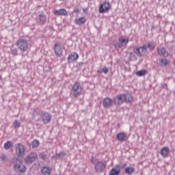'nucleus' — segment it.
I'll list each match as a JSON object with an SVG mask.
<instances>
[{"instance_id": "1", "label": "nucleus", "mask_w": 175, "mask_h": 175, "mask_svg": "<svg viewBox=\"0 0 175 175\" xmlns=\"http://www.w3.org/2000/svg\"><path fill=\"white\" fill-rule=\"evenodd\" d=\"M113 100L116 106H120L124 102H126L127 103H132V102H133V97L132 96V94L129 93L120 94L116 96L113 98Z\"/></svg>"}, {"instance_id": "2", "label": "nucleus", "mask_w": 175, "mask_h": 175, "mask_svg": "<svg viewBox=\"0 0 175 175\" xmlns=\"http://www.w3.org/2000/svg\"><path fill=\"white\" fill-rule=\"evenodd\" d=\"M16 47L19 49L21 53H26L29 49V44H28V40L25 38H19L15 43Z\"/></svg>"}, {"instance_id": "3", "label": "nucleus", "mask_w": 175, "mask_h": 175, "mask_svg": "<svg viewBox=\"0 0 175 175\" xmlns=\"http://www.w3.org/2000/svg\"><path fill=\"white\" fill-rule=\"evenodd\" d=\"M14 170L19 172V173H25L27 172V167L23 164L21 160L16 158L14 161Z\"/></svg>"}, {"instance_id": "4", "label": "nucleus", "mask_w": 175, "mask_h": 175, "mask_svg": "<svg viewBox=\"0 0 175 175\" xmlns=\"http://www.w3.org/2000/svg\"><path fill=\"white\" fill-rule=\"evenodd\" d=\"M134 53L137 57H146L147 55V48L146 46L135 47L134 49Z\"/></svg>"}, {"instance_id": "5", "label": "nucleus", "mask_w": 175, "mask_h": 175, "mask_svg": "<svg viewBox=\"0 0 175 175\" xmlns=\"http://www.w3.org/2000/svg\"><path fill=\"white\" fill-rule=\"evenodd\" d=\"M53 50L56 57H61L64 53V49H62V43L57 42L53 46Z\"/></svg>"}, {"instance_id": "6", "label": "nucleus", "mask_w": 175, "mask_h": 175, "mask_svg": "<svg viewBox=\"0 0 175 175\" xmlns=\"http://www.w3.org/2000/svg\"><path fill=\"white\" fill-rule=\"evenodd\" d=\"M36 159H38V153H36V152H32L24 159V161L25 163L29 165L33 162H35Z\"/></svg>"}, {"instance_id": "7", "label": "nucleus", "mask_w": 175, "mask_h": 175, "mask_svg": "<svg viewBox=\"0 0 175 175\" xmlns=\"http://www.w3.org/2000/svg\"><path fill=\"white\" fill-rule=\"evenodd\" d=\"M16 154L18 158H21V157L24 156V154H25V151H27V149L25 148V146L23 145L22 144H17L16 145Z\"/></svg>"}, {"instance_id": "8", "label": "nucleus", "mask_w": 175, "mask_h": 175, "mask_svg": "<svg viewBox=\"0 0 175 175\" xmlns=\"http://www.w3.org/2000/svg\"><path fill=\"white\" fill-rule=\"evenodd\" d=\"M107 163L104 161H98L94 165V170L97 173H102L106 167Z\"/></svg>"}, {"instance_id": "9", "label": "nucleus", "mask_w": 175, "mask_h": 175, "mask_svg": "<svg viewBox=\"0 0 175 175\" xmlns=\"http://www.w3.org/2000/svg\"><path fill=\"white\" fill-rule=\"evenodd\" d=\"M36 21L38 25H44L47 23L46 14H40L36 18Z\"/></svg>"}, {"instance_id": "10", "label": "nucleus", "mask_w": 175, "mask_h": 175, "mask_svg": "<svg viewBox=\"0 0 175 175\" xmlns=\"http://www.w3.org/2000/svg\"><path fill=\"white\" fill-rule=\"evenodd\" d=\"M40 118L44 124H50L51 121V114L49 113V112H42Z\"/></svg>"}, {"instance_id": "11", "label": "nucleus", "mask_w": 175, "mask_h": 175, "mask_svg": "<svg viewBox=\"0 0 175 175\" xmlns=\"http://www.w3.org/2000/svg\"><path fill=\"white\" fill-rule=\"evenodd\" d=\"M113 103H114L113 99L106 97L103 100V106L105 109H109L113 106Z\"/></svg>"}, {"instance_id": "12", "label": "nucleus", "mask_w": 175, "mask_h": 175, "mask_svg": "<svg viewBox=\"0 0 175 175\" xmlns=\"http://www.w3.org/2000/svg\"><path fill=\"white\" fill-rule=\"evenodd\" d=\"M109 8L110 3H109V2H103L99 7V13H106V12H109Z\"/></svg>"}, {"instance_id": "13", "label": "nucleus", "mask_w": 175, "mask_h": 175, "mask_svg": "<svg viewBox=\"0 0 175 175\" xmlns=\"http://www.w3.org/2000/svg\"><path fill=\"white\" fill-rule=\"evenodd\" d=\"M67 59L68 64H73L75 61H77V59H79V54L76 52H73L68 55Z\"/></svg>"}, {"instance_id": "14", "label": "nucleus", "mask_w": 175, "mask_h": 175, "mask_svg": "<svg viewBox=\"0 0 175 175\" xmlns=\"http://www.w3.org/2000/svg\"><path fill=\"white\" fill-rule=\"evenodd\" d=\"M71 96L74 98H77L81 95V88H72L70 91Z\"/></svg>"}, {"instance_id": "15", "label": "nucleus", "mask_w": 175, "mask_h": 175, "mask_svg": "<svg viewBox=\"0 0 175 175\" xmlns=\"http://www.w3.org/2000/svg\"><path fill=\"white\" fill-rule=\"evenodd\" d=\"M42 113H43V111L40 109V108H36L33 110V113H31V120H35L36 117H39V116H42Z\"/></svg>"}, {"instance_id": "16", "label": "nucleus", "mask_w": 175, "mask_h": 175, "mask_svg": "<svg viewBox=\"0 0 175 175\" xmlns=\"http://www.w3.org/2000/svg\"><path fill=\"white\" fill-rule=\"evenodd\" d=\"M157 53L159 55H161V57H167L169 56V53L164 47L158 48Z\"/></svg>"}, {"instance_id": "17", "label": "nucleus", "mask_w": 175, "mask_h": 175, "mask_svg": "<svg viewBox=\"0 0 175 175\" xmlns=\"http://www.w3.org/2000/svg\"><path fill=\"white\" fill-rule=\"evenodd\" d=\"M55 16H68V12L65 9L55 10L53 11Z\"/></svg>"}, {"instance_id": "18", "label": "nucleus", "mask_w": 175, "mask_h": 175, "mask_svg": "<svg viewBox=\"0 0 175 175\" xmlns=\"http://www.w3.org/2000/svg\"><path fill=\"white\" fill-rule=\"evenodd\" d=\"M116 139L119 142H125L126 140V133L121 132L116 135Z\"/></svg>"}, {"instance_id": "19", "label": "nucleus", "mask_w": 175, "mask_h": 175, "mask_svg": "<svg viewBox=\"0 0 175 175\" xmlns=\"http://www.w3.org/2000/svg\"><path fill=\"white\" fill-rule=\"evenodd\" d=\"M170 64V62L166 59H159V65L161 68H164L167 66V65Z\"/></svg>"}, {"instance_id": "20", "label": "nucleus", "mask_w": 175, "mask_h": 175, "mask_svg": "<svg viewBox=\"0 0 175 175\" xmlns=\"http://www.w3.org/2000/svg\"><path fill=\"white\" fill-rule=\"evenodd\" d=\"M144 46H146V50L148 49V50H150V51H154V50H155V47H157L155 42H149Z\"/></svg>"}, {"instance_id": "21", "label": "nucleus", "mask_w": 175, "mask_h": 175, "mask_svg": "<svg viewBox=\"0 0 175 175\" xmlns=\"http://www.w3.org/2000/svg\"><path fill=\"white\" fill-rule=\"evenodd\" d=\"M86 21L87 19H85L84 17L77 18L75 20V23L77 25H83V24H85Z\"/></svg>"}, {"instance_id": "22", "label": "nucleus", "mask_w": 175, "mask_h": 175, "mask_svg": "<svg viewBox=\"0 0 175 175\" xmlns=\"http://www.w3.org/2000/svg\"><path fill=\"white\" fill-rule=\"evenodd\" d=\"M41 173L44 175H49L51 173V169L49 166H44L41 167Z\"/></svg>"}, {"instance_id": "23", "label": "nucleus", "mask_w": 175, "mask_h": 175, "mask_svg": "<svg viewBox=\"0 0 175 175\" xmlns=\"http://www.w3.org/2000/svg\"><path fill=\"white\" fill-rule=\"evenodd\" d=\"M160 154L163 158H166L167 154H169V148L167 147H163L160 150Z\"/></svg>"}, {"instance_id": "24", "label": "nucleus", "mask_w": 175, "mask_h": 175, "mask_svg": "<svg viewBox=\"0 0 175 175\" xmlns=\"http://www.w3.org/2000/svg\"><path fill=\"white\" fill-rule=\"evenodd\" d=\"M66 157V153L65 152H60L59 153H56L52 157L54 159H58V158H65Z\"/></svg>"}, {"instance_id": "25", "label": "nucleus", "mask_w": 175, "mask_h": 175, "mask_svg": "<svg viewBox=\"0 0 175 175\" xmlns=\"http://www.w3.org/2000/svg\"><path fill=\"white\" fill-rule=\"evenodd\" d=\"M118 40L122 47H124V46H126L129 42V39L122 38V37L119 38Z\"/></svg>"}, {"instance_id": "26", "label": "nucleus", "mask_w": 175, "mask_h": 175, "mask_svg": "<svg viewBox=\"0 0 175 175\" xmlns=\"http://www.w3.org/2000/svg\"><path fill=\"white\" fill-rule=\"evenodd\" d=\"M13 147V144L10 141H8L3 145V148L5 150H10Z\"/></svg>"}, {"instance_id": "27", "label": "nucleus", "mask_w": 175, "mask_h": 175, "mask_svg": "<svg viewBox=\"0 0 175 175\" xmlns=\"http://www.w3.org/2000/svg\"><path fill=\"white\" fill-rule=\"evenodd\" d=\"M124 172L126 174H132L135 172L133 167H127L125 168Z\"/></svg>"}, {"instance_id": "28", "label": "nucleus", "mask_w": 175, "mask_h": 175, "mask_svg": "<svg viewBox=\"0 0 175 175\" xmlns=\"http://www.w3.org/2000/svg\"><path fill=\"white\" fill-rule=\"evenodd\" d=\"M120 170H117V168H112L109 172V175H119Z\"/></svg>"}, {"instance_id": "29", "label": "nucleus", "mask_w": 175, "mask_h": 175, "mask_svg": "<svg viewBox=\"0 0 175 175\" xmlns=\"http://www.w3.org/2000/svg\"><path fill=\"white\" fill-rule=\"evenodd\" d=\"M40 146V143L39 142V140L38 139H34L32 142V148H38Z\"/></svg>"}, {"instance_id": "30", "label": "nucleus", "mask_w": 175, "mask_h": 175, "mask_svg": "<svg viewBox=\"0 0 175 175\" xmlns=\"http://www.w3.org/2000/svg\"><path fill=\"white\" fill-rule=\"evenodd\" d=\"M147 73L146 70H141L135 72V75L138 76V77H142V76H144Z\"/></svg>"}, {"instance_id": "31", "label": "nucleus", "mask_w": 175, "mask_h": 175, "mask_svg": "<svg viewBox=\"0 0 175 175\" xmlns=\"http://www.w3.org/2000/svg\"><path fill=\"white\" fill-rule=\"evenodd\" d=\"M129 61H136V56L135 53L131 52L129 53Z\"/></svg>"}, {"instance_id": "32", "label": "nucleus", "mask_w": 175, "mask_h": 175, "mask_svg": "<svg viewBox=\"0 0 175 175\" xmlns=\"http://www.w3.org/2000/svg\"><path fill=\"white\" fill-rule=\"evenodd\" d=\"M14 129H18L20 126H21V122H20L18 120H15L13 123Z\"/></svg>"}, {"instance_id": "33", "label": "nucleus", "mask_w": 175, "mask_h": 175, "mask_svg": "<svg viewBox=\"0 0 175 175\" xmlns=\"http://www.w3.org/2000/svg\"><path fill=\"white\" fill-rule=\"evenodd\" d=\"M112 45L113 46L115 50L117 51L120 50V49L122 47L120 42H114L113 44H112Z\"/></svg>"}, {"instance_id": "34", "label": "nucleus", "mask_w": 175, "mask_h": 175, "mask_svg": "<svg viewBox=\"0 0 175 175\" xmlns=\"http://www.w3.org/2000/svg\"><path fill=\"white\" fill-rule=\"evenodd\" d=\"M11 53L12 55H14L15 57L16 55H18V50L17 49H13L11 50Z\"/></svg>"}, {"instance_id": "35", "label": "nucleus", "mask_w": 175, "mask_h": 175, "mask_svg": "<svg viewBox=\"0 0 175 175\" xmlns=\"http://www.w3.org/2000/svg\"><path fill=\"white\" fill-rule=\"evenodd\" d=\"M0 159L1 160V162H6V155L0 153Z\"/></svg>"}, {"instance_id": "36", "label": "nucleus", "mask_w": 175, "mask_h": 175, "mask_svg": "<svg viewBox=\"0 0 175 175\" xmlns=\"http://www.w3.org/2000/svg\"><path fill=\"white\" fill-rule=\"evenodd\" d=\"M101 70L103 73H105V75H107V73H109V68H107V67L103 68Z\"/></svg>"}, {"instance_id": "37", "label": "nucleus", "mask_w": 175, "mask_h": 175, "mask_svg": "<svg viewBox=\"0 0 175 175\" xmlns=\"http://www.w3.org/2000/svg\"><path fill=\"white\" fill-rule=\"evenodd\" d=\"M72 88H81V85H80V83L75 82V83L74 84Z\"/></svg>"}, {"instance_id": "38", "label": "nucleus", "mask_w": 175, "mask_h": 175, "mask_svg": "<svg viewBox=\"0 0 175 175\" xmlns=\"http://www.w3.org/2000/svg\"><path fill=\"white\" fill-rule=\"evenodd\" d=\"M96 161H98V159H96V157H95L94 156H92L90 162L94 164V163H96Z\"/></svg>"}, {"instance_id": "39", "label": "nucleus", "mask_w": 175, "mask_h": 175, "mask_svg": "<svg viewBox=\"0 0 175 175\" xmlns=\"http://www.w3.org/2000/svg\"><path fill=\"white\" fill-rule=\"evenodd\" d=\"M83 65H84V62H79V63H78L77 66H78V68H83Z\"/></svg>"}, {"instance_id": "40", "label": "nucleus", "mask_w": 175, "mask_h": 175, "mask_svg": "<svg viewBox=\"0 0 175 175\" xmlns=\"http://www.w3.org/2000/svg\"><path fill=\"white\" fill-rule=\"evenodd\" d=\"M40 158H42V159L46 160V159L47 158V156L44 154H40Z\"/></svg>"}, {"instance_id": "41", "label": "nucleus", "mask_w": 175, "mask_h": 175, "mask_svg": "<svg viewBox=\"0 0 175 175\" xmlns=\"http://www.w3.org/2000/svg\"><path fill=\"white\" fill-rule=\"evenodd\" d=\"M79 12H80V10L79 9V8H74V13H79Z\"/></svg>"}, {"instance_id": "42", "label": "nucleus", "mask_w": 175, "mask_h": 175, "mask_svg": "<svg viewBox=\"0 0 175 175\" xmlns=\"http://www.w3.org/2000/svg\"><path fill=\"white\" fill-rule=\"evenodd\" d=\"M36 125V126H40V124H39V123H37Z\"/></svg>"}, {"instance_id": "43", "label": "nucleus", "mask_w": 175, "mask_h": 175, "mask_svg": "<svg viewBox=\"0 0 175 175\" xmlns=\"http://www.w3.org/2000/svg\"><path fill=\"white\" fill-rule=\"evenodd\" d=\"M97 73H102V70H98Z\"/></svg>"}, {"instance_id": "44", "label": "nucleus", "mask_w": 175, "mask_h": 175, "mask_svg": "<svg viewBox=\"0 0 175 175\" xmlns=\"http://www.w3.org/2000/svg\"><path fill=\"white\" fill-rule=\"evenodd\" d=\"M163 87H167V85L165 84V85H163Z\"/></svg>"}, {"instance_id": "45", "label": "nucleus", "mask_w": 175, "mask_h": 175, "mask_svg": "<svg viewBox=\"0 0 175 175\" xmlns=\"http://www.w3.org/2000/svg\"><path fill=\"white\" fill-rule=\"evenodd\" d=\"M59 1H64V0H59Z\"/></svg>"}, {"instance_id": "46", "label": "nucleus", "mask_w": 175, "mask_h": 175, "mask_svg": "<svg viewBox=\"0 0 175 175\" xmlns=\"http://www.w3.org/2000/svg\"><path fill=\"white\" fill-rule=\"evenodd\" d=\"M0 79H1V77H0Z\"/></svg>"}]
</instances>
